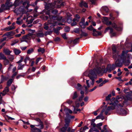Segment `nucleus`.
<instances>
[{"instance_id":"obj_37","label":"nucleus","mask_w":132,"mask_h":132,"mask_svg":"<svg viewBox=\"0 0 132 132\" xmlns=\"http://www.w3.org/2000/svg\"><path fill=\"white\" fill-rule=\"evenodd\" d=\"M48 23H45L44 24V25L45 26L44 27V28L46 30H48L49 28V27L48 26Z\"/></svg>"},{"instance_id":"obj_3","label":"nucleus","mask_w":132,"mask_h":132,"mask_svg":"<svg viewBox=\"0 0 132 132\" xmlns=\"http://www.w3.org/2000/svg\"><path fill=\"white\" fill-rule=\"evenodd\" d=\"M95 70L97 72V74L102 75L104 73H106L107 71L109 73L111 72L112 71V68L110 67H107L106 69H105V67H96Z\"/></svg>"},{"instance_id":"obj_15","label":"nucleus","mask_w":132,"mask_h":132,"mask_svg":"<svg viewBox=\"0 0 132 132\" xmlns=\"http://www.w3.org/2000/svg\"><path fill=\"white\" fill-rule=\"evenodd\" d=\"M112 26L117 30L119 31L121 30V28L120 27H118L117 25L114 23H112L111 24Z\"/></svg>"},{"instance_id":"obj_20","label":"nucleus","mask_w":132,"mask_h":132,"mask_svg":"<svg viewBox=\"0 0 132 132\" xmlns=\"http://www.w3.org/2000/svg\"><path fill=\"white\" fill-rule=\"evenodd\" d=\"M95 131L96 132H99V131L95 127H93L90 128L89 132H92Z\"/></svg>"},{"instance_id":"obj_57","label":"nucleus","mask_w":132,"mask_h":132,"mask_svg":"<svg viewBox=\"0 0 132 132\" xmlns=\"http://www.w3.org/2000/svg\"><path fill=\"white\" fill-rule=\"evenodd\" d=\"M81 34L83 36L86 37L88 36V34L85 32H82Z\"/></svg>"},{"instance_id":"obj_7","label":"nucleus","mask_w":132,"mask_h":132,"mask_svg":"<svg viewBox=\"0 0 132 132\" xmlns=\"http://www.w3.org/2000/svg\"><path fill=\"white\" fill-rule=\"evenodd\" d=\"M110 105H111L110 106H108L105 111V114L106 115L108 114L109 111L111 110H113L115 109L116 107V102L114 103H109Z\"/></svg>"},{"instance_id":"obj_36","label":"nucleus","mask_w":132,"mask_h":132,"mask_svg":"<svg viewBox=\"0 0 132 132\" xmlns=\"http://www.w3.org/2000/svg\"><path fill=\"white\" fill-rule=\"evenodd\" d=\"M43 14V19L44 20H47L48 19V16L47 15H45V14H46L44 13V14Z\"/></svg>"},{"instance_id":"obj_14","label":"nucleus","mask_w":132,"mask_h":132,"mask_svg":"<svg viewBox=\"0 0 132 132\" xmlns=\"http://www.w3.org/2000/svg\"><path fill=\"white\" fill-rule=\"evenodd\" d=\"M15 33V31H11L10 32H6L4 34V36H7L8 37H9L13 36L14 35Z\"/></svg>"},{"instance_id":"obj_48","label":"nucleus","mask_w":132,"mask_h":132,"mask_svg":"<svg viewBox=\"0 0 132 132\" xmlns=\"http://www.w3.org/2000/svg\"><path fill=\"white\" fill-rule=\"evenodd\" d=\"M79 40L78 38H76L73 40V44H76Z\"/></svg>"},{"instance_id":"obj_21","label":"nucleus","mask_w":132,"mask_h":132,"mask_svg":"<svg viewBox=\"0 0 132 132\" xmlns=\"http://www.w3.org/2000/svg\"><path fill=\"white\" fill-rule=\"evenodd\" d=\"M13 51L15 54L16 55H18L21 52V51L16 48H14L13 50Z\"/></svg>"},{"instance_id":"obj_63","label":"nucleus","mask_w":132,"mask_h":132,"mask_svg":"<svg viewBox=\"0 0 132 132\" xmlns=\"http://www.w3.org/2000/svg\"><path fill=\"white\" fill-rule=\"evenodd\" d=\"M102 125V122L100 123H98L96 125V127H100Z\"/></svg>"},{"instance_id":"obj_4","label":"nucleus","mask_w":132,"mask_h":132,"mask_svg":"<svg viewBox=\"0 0 132 132\" xmlns=\"http://www.w3.org/2000/svg\"><path fill=\"white\" fill-rule=\"evenodd\" d=\"M106 61V59H103L102 58L96 60H93L92 65L91 66H100L102 64H105Z\"/></svg>"},{"instance_id":"obj_42","label":"nucleus","mask_w":132,"mask_h":132,"mask_svg":"<svg viewBox=\"0 0 132 132\" xmlns=\"http://www.w3.org/2000/svg\"><path fill=\"white\" fill-rule=\"evenodd\" d=\"M111 102H112L113 101V102H112L111 103H114V102H116V106L117 105V103L118 102V101L115 100V98L114 97L112 98L111 100H110Z\"/></svg>"},{"instance_id":"obj_34","label":"nucleus","mask_w":132,"mask_h":132,"mask_svg":"<svg viewBox=\"0 0 132 132\" xmlns=\"http://www.w3.org/2000/svg\"><path fill=\"white\" fill-rule=\"evenodd\" d=\"M59 30L57 27L56 28H54L53 29V31L57 35H59Z\"/></svg>"},{"instance_id":"obj_22","label":"nucleus","mask_w":132,"mask_h":132,"mask_svg":"<svg viewBox=\"0 0 132 132\" xmlns=\"http://www.w3.org/2000/svg\"><path fill=\"white\" fill-rule=\"evenodd\" d=\"M13 80L11 78L7 82V86H10L13 81Z\"/></svg>"},{"instance_id":"obj_51","label":"nucleus","mask_w":132,"mask_h":132,"mask_svg":"<svg viewBox=\"0 0 132 132\" xmlns=\"http://www.w3.org/2000/svg\"><path fill=\"white\" fill-rule=\"evenodd\" d=\"M111 96V94H109L106 97V100L108 101L110 100V97Z\"/></svg>"},{"instance_id":"obj_16","label":"nucleus","mask_w":132,"mask_h":132,"mask_svg":"<svg viewBox=\"0 0 132 132\" xmlns=\"http://www.w3.org/2000/svg\"><path fill=\"white\" fill-rule=\"evenodd\" d=\"M9 87L8 86L5 87L3 91V96H4L6 95V93L9 92Z\"/></svg>"},{"instance_id":"obj_2","label":"nucleus","mask_w":132,"mask_h":132,"mask_svg":"<svg viewBox=\"0 0 132 132\" xmlns=\"http://www.w3.org/2000/svg\"><path fill=\"white\" fill-rule=\"evenodd\" d=\"M125 53L123 51L121 55H119V53L118 54L117 60L115 62V65L113 64L111 66H122L123 65L125 66H127L129 65L130 62L129 60H126V57L125 56Z\"/></svg>"},{"instance_id":"obj_59","label":"nucleus","mask_w":132,"mask_h":132,"mask_svg":"<svg viewBox=\"0 0 132 132\" xmlns=\"http://www.w3.org/2000/svg\"><path fill=\"white\" fill-rule=\"evenodd\" d=\"M14 73L11 76V77L12 78H13L14 77L16 76V75H17L18 73V71H16L14 72L13 73Z\"/></svg>"},{"instance_id":"obj_18","label":"nucleus","mask_w":132,"mask_h":132,"mask_svg":"<svg viewBox=\"0 0 132 132\" xmlns=\"http://www.w3.org/2000/svg\"><path fill=\"white\" fill-rule=\"evenodd\" d=\"M80 7H82L83 6L86 8L88 7V5L87 3L86 2H84L83 1H82L79 4Z\"/></svg>"},{"instance_id":"obj_23","label":"nucleus","mask_w":132,"mask_h":132,"mask_svg":"<svg viewBox=\"0 0 132 132\" xmlns=\"http://www.w3.org/2000/svg\"><path fill=\"white\" fill-rule=\"evenodd\" d=\"M3 52L6 55H9L11 52L8 49H4Z\"/></svg>"},{"instance_id":"obj_62","label":"nucleus","mask_w":132,"mask_h":132,"mask_svg":"<svg viewBox=\"0 0 132 132\" xmlns=\"http://www.w3.org/2000/svg\"><path fill=\"white\" fill-rule=\"evenodd\" d=\"M118 102L117 103V105H118V106L120 107H123L124 105V103L123 102L121 104L119 103L118 104Z\"/></svg>"},{"instance_id":"obj_55","label":"nucleus","mask_w":132,"mask_h":132,"mask_svg":"<svg viewBox=\"0 0 132 132\" xmlns=\"http://www.w3.org/2000/svg\"><path fill=\"white\" fill-rule=\"evenodd\" d=\"M62 36L63 38L65 39H67V38L66 37V34L65 33H64L62 35Z\"/></svg>"},{"instance_id":"obj_27","label":"nucleus","mask_w":132,"mask_h":132,"mask_svg":"<svg viewBox=\"0 0 132 132\" xmlns=\"http://www.w3.org/2000/svg\"><path fill=\"white\" fill-rule=\"evenodd\" d=\"M53 31L51 30V29H48V30L47 31H46L45 32V34L46 36L48 35H50L51 34L52 32Z\"/></svg>"},{"instance_id":"obj_43","label":"nucleus","mask_w":132,"mask_h":132,"mask_svg":"<svg viewBox=\"0 0 132 132\" xmlns=\"http://www.w3.org/2000/svg\"><path fill=\"white\" fill-rule=\"evenodd\" d=\"M34 129V130L35 132H41V130L40 129H38L36 127H35L34 128L32 129Z\"/></svg>"},{"instance_id":"obj_12","label":"nucleus","mask_w":132,"mask_h":132,"mask_svg":"<svg viewBox=\"0 0 132 132\" xmlns=\"http://www.w3.org/2000/svg\"><path fill=\"white\" fill-rule=\"evenodd\" d=\"M103 18L104 20V21H103V22L105 23L107 25L109 26L111 24H112V22L111 21H109L107 17L103 16Z\"/></svg>"},{"instance_id":"obj_29","label":"nucleus","mask_w":132,"mask_h":132,"mask_svg":"<svg viewBox=\"0 0 132 132\" xmlns=\"http://www.w3.org/2000/svg\"><path fill=\"white\" fill-rule=\"evenodd\" d=\"M50 19H52L54 20H56L57 16L56 15H48Z\"/></svg>"},{"instance_id":"obj_28","label":"nucleus","mask_w":132,"mask_h":132,"mask_svg":"<svg viewBox=\"0 0 132 132\" xmlns=\"http://www.w3.org/2000/svg\"><path fill=\"white\" fill-rule=\"evenodd\" d=\"M6 58V57L2 53H0V60H3Z\"/></svg>"},{"instance_id":"obj_47","label":"nucleus","mask_w":132,"mask_h":132,"mask_svg":"<svg viewBox=\"0 0 132 132\" xmlns=\"http://www.w3.org/2000/svg\"><path fill=\"white\" fill-rule=\"evenodd\" d=\"M70 30V28L68 26L64 28V31L65 32H68Z\"/></svg>"},{"instance_id":"obj_35","label":"nucleus","mask_w":132,"mask_h":132,"mask_svg":"<svg viewBox=\"0 0 132 132\" xmlns=\"http://www.w3.org/2000/svg\"><path fill=\"white\" fill-rule=\"evenodd\" d=\"M80 30L79 28H75L73 30V31L75 33L79 34H80Z\"/></svg>"},{"instance_id":"obj_30","label":"nucleus","mask_w":132,"mask_h":132,"mask_svg":"<svg viewBox=\"0 0 132 132\" xmlns=\"http://www.w3.org/2000/svg\"><path fill=\"white\" fill-rule=\"evenodd\" d=\"M37 35L38 37H44V34L43 32L38 33L37 34Z\"/></svg>"},{"instance_id":"obj_17","label":"nucleus","mask_w":132,"mask_h":132,"mask_svg":"<svg viewBox=\"0 0 132 132\" xmlns=\"http://www.w3.org/2000/svg\"><path fill=\"white\" fill-rule=\"evenodd\" d=\"M120 114L122 116H125L127 114L126 111L124 109H120L119 112Z\"/></svg>"},{"instance_id":"obj_8","label":"nucleus","mask_w":132,"mask_h":132,"mask_svg":"<svg viewBox=\"0 0 132 132\" xmlns=\"http://www.w3.org/2000/svg\"><path fill=\"white\" fill-rule=\"evenodd\" d=\"M112 49L113 54V58L114 59L116 60L117 58V55L119 52L117 51L116 46L113 44L112 45Z\"/></svg>"},{"instance_id":"obj_19","label":"nucleus","mask_w":132,"mask_h":132,"mask_svg":"<svg viewBox=\"0 0 132 132\" xmlns=\"http://www.w3.org/2000/svg\"><path fill=\"white\" fill-rule=\"evenodd\" d=\"M78 96L77 92H75L73 94L72 96V98L73 100H74L76 99Z\"/></svg>"},{"instance_id":"obj_49","label":"nucleus","mask_w":132,"mask_h":132,"mask_svg":"<svg viewBox=\"0 0 132 132\" xmlns=\"http://www.w3.org/2000/svg\"><path fill=\"white\" fill-rule=\"evenodd\" d=\"M71 129L70 127H69L67 130L68 132H75V129H72L71 130Z\"/></svg>"},{"instance_id":"obj_26","label":"nucleus","mask_w":132,"mask_h":132,"mask_svg":"<svg viewBox=\"0 0 132 132\" xmlns=\"http://www.w3.org/2000/svg\"><path fill=\"white\" fill-rule=\"evenodd\" d=\"M68 127L65 126L64 125V126L61 129L60 132H66V131L67 130V129L68 128Z\"/></svg>"},{"instance_id":"obj_10","label":"nucleus","mask_w":132,"mask_h":132,"mask_svg":"<svg viewBox=\"0 0 132 132\" xmlns=\"http://www.w3.org/2000/svg\"><path fill=\"white\" fill-rule=\"evenodd\" d=\"M27 61L25 58L24 59L23 57L21 56L20 60L17 62V63L18 64V66H24V64L27 63Z\"/></svg>"},{"instance_id":"obj_11","label":"nucleus","mask_w":132,"mask_h":132,"mask_svg":"<svg viewBox=\"0 0 132 132\" xmlns=\"http://www.w3.org/2000/svg\"><path fill=\"white\" fill-rule=\"evenodd\" d=\"M35 120L39 122V124L38 125H35V126L38 127L40 126V129H42L44 128L43 122L39 118H36L35 119Z\"/></svg>"},{"instance_id":"obj_5","label":"nucleus","mask_w":132,"mask_h":132,"mask_svg":"<svg viewBox=\"0 0 132 132\" xmlns=\"http://www.w3.org/2000/svg\"><path fill=\"white\" fill-rule=\"evenodd\" d=\"M97 74V72L96 70H95V69L94 68L93 69H91L89 71L88 76L90 79L92 80L91 84L92 85H93L94 84V78L96 76Z\"/></svg>"},{"instance_id":"obj_64","label":"nucleus","mask_w":132,"mask_h":132,"mask_svg":"<svg viewBox=\"0 0 132 132\" xmlns=\"http://www.w3.org/2000/svg\"><path fill=\"white\" fill-rule=\"evenodd\" d=\"M16 88L14 85H13L12 86V91L15 90Z\"/></svg>"},{"instance_id":"obj_45","label":"nucleus","mask_w":132,"mask_h":132,"mask_svg":"<svg viewBox=\"0 0 132 132\" xmlns=\"http://www.w3.org/2000/svg\"><path fill=\"white\" fill-rule=\"evenodd\" d=\"M75 18L77 20V21L78 22L79 20L80 17L79 14H77L75 15Z\"/></svg>"},{"instance_id":"obj_25","label":"nucleus","mask_w":132,"mask_h":132,"mask_svg":"<svg viewBox=\"0 0 132 132\" xmlns=\"http://www.w3.org/2000/svg\"><path fill=\"white\" fill-rule=\"evenodd\" d=\"M20 1V0H15L13 4V6H14V8L19 5V3H18Z\"/></svg>"},{"instance_id":"obj_6","label":"nucleus","mask_w":132,"mask_h":132,"mask_svg":"<svg viewBox=\"0 0 132 132\" xmlns=\"http://www.w3.org/2000/svg\"><path fill=\"white\" fill-rule=\"evenodd\" d=\"M87 29L90 31L93 30V35L94 36L96 37L99 36H101L102 35V33L101 32L97 31L92 25H90L89 27H87Z\"/></svg>"},{"instance_id":"obj_1","label":"nucleus","mask_w":132,"mask_h":132,"mask_svg":"<svg viewBox=\"0 0 132 132\" xmlns=\"http://www.w3.org/2000/svg\"><path fill=\"white\" fill-rule=\"evenodd\" d=\"M66 5V3L64 2H63L62 0H57L53 2L54 6L51 7V9L47 10H44L40 12V14H44L45 13L46 15H50L51 13L54 15H56L58 13V11L55 8H60Z\"/></svg>"},{"instance_id":"obj_50","label":"nucleus","mask_w":132,"mask_h":132,"mask_svg":"<svg viewBox=\"0 0 132 132\" xmlns=\"http://www.w3.org/2000/svg\"><path fill=\"white\" fill-rule=\"evenodd\" d=\"M103 81V79L102 78H100L99 79V80H97L96 81V82L97 83V84H99L100 83L102 82Z\"/></svg>"},{"instance_id":"obj_40","label":"nucleus","mask_w":132,"mask_h":132,"mask_svg":"<svg viewBox=\"0 0 132 132\" xmlns=\"http://www.w3.org/2000/svg\"><path fill=\"white\" fill-rule=\"evenodd\" d=\"M101 119L102 120H103L104 119V117L103 116L98 115L97 116L96 118V119Z\"/></svg>"},{"instance_id":"obj_60","label":"nucleus","mask_w":132,"mask_h":132,"mask_svg":"<svg viewBox=\"0 0 132 132\" xmlns=\"http://www.w3.org/2000/svg\"><path fill=\"white\" fill-rule=\"evenodd\" d=\"M6 6L10 5V2L8 0H7L5 4Z\"/></svg>"},{"instance_id":"obj_52","label":"nucleus","mask_w":132,"mask_h":132,"mask_svg":"<svg viewBox=\"0 0 132 132\" xmlns=\"http://www.w3.org/2000/svg\"><path fill=\"white\" fill-rule=\"evenodd\" d=\"M30 34L29 33V34H28L27 35H25L23 36L22 37V38L23 39H28L27 37H28V36H30Z\"/></svg>"},{"instance_id":"obj_24","label":"nucleus","mask_w":132,"mask_h":132,"mask_svg":"<svg viewBox=\"0 0 132 132\" xmlns=\"http://www.w3.org/2000/svg\"><path fill=\"white\" fill-rule=\"evenodd\" d=\"M3 63L5 65H7L10 63L9 61L7 58L3 60Z\"/></svg>"},{"instance_id":"obj_9","label":"nucleus","mask_w":132,"mask_h":132,"mask_svg":"<svg viewBox=\"0 0 132 132\" xmlns=\"http://www.w3.org/2000/svg\"><path fill=\"white\" fill-rule=\"evenodd\" d=\"M101 11L104 15H107L108 14L109 9L108 7L106 6H102L101 10Z\"/></svg>"},{"instance_id":"obj_54","label":"nucleus","mask_w":132,"mask_h":132,"mask_svg":"<svg viewBox=\"0 0 132 132\" xmlns=\"http://www.w3.org/2000/svg\"><path fill=\"white\" fill-rule=\"evenodd\" d=\"M115 78L117 79H118L119 81H122L123 82V81L121 79V76H120L119 77H116Z\"/></svg>"},{"instance_id":"obj_39","label":"nucleus","mask_w":132,"mask_h":132,"mask_svg":"<svg viewBox=\"0 0 132 132\" xmlns=\"http://www.w3.org/2000/svg\"><path fill=\"white\" fill-rule=\"evenodd\" d=\"M8 58L11 61H13L14 59V56L10 54L8 56Z\"/></svg>"},{"instance_id":"obj_44","label":"nucleus","mask_w":132,"mask_h":132,"mask_svg":"<svg viewBox=\"0 0 132 132\" xmlns=\"http://www.w3.org/2000/svg\"><path fill=\"white\" fill-rule=\"evenodd\" d=\"M34 51V49L33 48H31L30 49H29L27 51V53L28 54H30Z\"/></svg>"},{"instance_id":"obj_32","label":"nucleus","mask_w":132,"mask_h":132,"mask_svg":"<svg viewBox=\"0 0 132 132\" xmlns=\"http://www.w3.org/2000/svg\"><path fill=\"white\" fill-rule=\"evenodd\" d=\"M70 122V121L68 119H66L65 120V124L64 125H65V126L68 127L69 125Z\"/></svg>"},{"instance_id":"obj_33","label":"nucleus","mask_w":132,"mask_h":132,"mask_svg":"<svg viewBox=\"0 0 132 132\" xmlns=\"http://www.w3.org/2000/svg\"><path fill=\"white\" fill-rule=\"evenodd\" d=\"M37 51L38 52H41L42 54H43L45 52V49L43 48L40 47L39 49H38Z\"/></svg>"},{"instance_id":"obj_53","label":"nucleus","mask_w":132,"mask_h":132,"mask_svg":"<svg viewBox=\"0 0 132 132\" xmlns=\"http://www.w3.org/2000/svg\"><path fill=\"white\" fill-rule=\"evenodd\" d=\"M67 21L69 23H70L72 22V19L69 17L67 18Z\"/></svg>"},{"instance_id":"obj_46","label":"nucleus","mask_w":132,"mask_h":132,"mask_svg":"<svg viewBox=\"0 0 132 132\" xmlns=\"http://www.w3.org/2000/svg\"><path fill=\"white\" fill-rule=\"evenodd\" d=\"M77 86L76 87L77 89H78L79 90H80L81 89V84L79 83H78L77 84Z\"/></svg>"},{"instance_id":"obj_58","label":"nucleus","mask_w":132,"mask_h":132,"mask_svg":"<svg viewBox=\"0 0 132 132\" xmlns=\"http://www.w3.org/2000/svg\"><path fill=\"white\" fill-rule=\"evenodd\" d=\"M42 58L41 57H39L36 60L35 62V64L37 65L38 63L39 62L40 60L42 59Z\"/></svg>"},{"instance_id":"obj_56","label":"nucleus","mask_w":132,"mask_h":132,"mask_svg":"<svg viewBox=\"0 0 132 132\" xmlns=\"http://www.w3.org/2000/svg\"><path fill=\"white\" fill-rule=\"evenodd\" d=\"M54 40L55 42H59L60 41V38L57 37L54 39Z\"/></svg>"},{"instance_id":"obj_41","label":"nucleus","mask_w":132,"mask_h":132,"mask_svg":"<svg viewBox=\"0 0 132 132\" xmlns=\"http://www.w3.org/2000/svg\"><path fill=\"white\" fill-rule=\"evenodd\" d=\"M13 5V4L12 5V4L10 5L6 6V7L5 8V9H4V10H9L10 9V8L12 7Z\"/></svg>"},{"instance_id":"obj_31","label":"nucleus","mask_w":132,"mask_h":132,"mask_svg":"<svg viewBox=\"0 0 132 132\" xmlns=\"http://www.w3.org/2000/svg\"><path fill=\"white\" fill-rule=\"evenodd\" d=\"M79 25L80 27L83 29H84L85 28V23L82 22H80L79 23Z\"/></svg>"},{"instance_id":"obj_13","label":"nucleus","mask_w":132,"mask_h":132,"mask_svg":"<svg viewBox=\"0 0 132 132\" xmlns=\"http://www.w3.org/2000/svg\"><path fill=\"white\" fill-rule=\"evenodd\" d=\"M45 10H46L47 11L51 9L52 7L54 6H53V3L48 4L47 2H45Z\"/></svg>"},{"instance_id":"obj_38","label":"nucleus","mask_w":132,"mask_h":132,"mask_svg":"<svg viewBox=\"0 0 132 132\" xmlns=\"http://www.w3.org/2000/svg\"><path fill=\"white\" fill-rule=\"evenodd\" d=\"M34 60V59H31L29 61V63L31 64V65L30 66H33L35 62L34 60L32 61V60Z\"/></svg>"},{"instance_id":"obj_61","label":"nucleus","mask_w":132,"mask_h":132,"mask_svg":"<svg viewBox=\"0 0 132 132\" xmlns=\"http://www.w3.org/2000/svg\"><path fill=\"white\" fill-rule=\"evenodd\" d=\"M62 16H57L56 20L59 21H60L62 20Z\"/></svg>"}]
</instances>
